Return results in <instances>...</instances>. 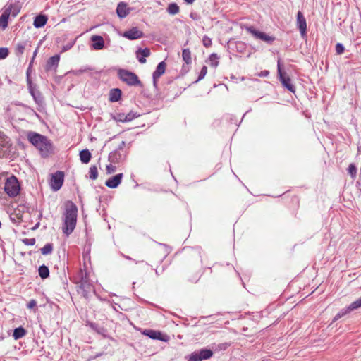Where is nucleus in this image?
Returning <instances> with one entry per match:
<instances>
[{"mask_svg":"<svg viewBox=\"0 0 361 361\" xmlns=\"http://www.w3.org/2000/svg\"><path fill=\"white\" fill-rule=\"evenodd\" d=\"M28 141L35 146L43 157H47L54 152L52 142L47 137L39 133L29 131L27 133Z\"/></svg>","mask_w":361,"mask_h":361,"instance_id":"1","label":"nucleus"},{"mask_svg":"<svg viewBox=\"0 0 361 361\" xmlns=\"http://www.w3.org/2000/svg\"><path fill=\"white\" fill-rule=\"evenodd\" d=\"M78 208L73 202H69L66 205L65 212L64 222L62 226V231L64 234L68 236L75 229L77 222Z\"/></svg>","mask_w":361,"mask_h":361,"instance_id":"2","label":"nucleus"},{"mask_svg":"<svg viewBox=\"0 0 361 361\" xmlns=\"http://www.w3.org/2000/svg\"><path fill=\"white\" fill-rule=\"evenodd\" d=\"M9 217L11 223L16 226H20L23 221V205L18 203H12L8 208Z\"/></svg>","mask_w":361,"mask_h":361,"instance_id":"3","label":"nucleus"},{"mask_svg":"<svg viewBox=\"0 0 361 361\" xmlns=\"http://www.w3.org/2000/svg\"><path fill=\"white\" fill-rule=\"evenodd\" d=\"M20 185L16 177L11 176L8 178L4 185V190L10 197L16 196L20 191Z\"/></svg>","mask_w":361,"mask_h":361,"instance_id":"4","label":"nucleus"},{"mask_svg":"<svg viewBox=\"0 0 361 361\" xmlns=\"http://www.w3.org/2000/svg\"><path fill=\"white\" fill-rule=\"evenodd\" d=\"M118 75L119 78L128 85L135 86L141 84L137 75L129 71L120 69Z\"/></svg>","mask_w":361,"mask_h":361,"instance_id":"5","label":"nucleus"},{"mask_svg":"<svg viewBox=\"0 0 361 361\" xmlns=\"http://www.w3.org/2000/svg\"><path fill=\"white\" fill-rule=\"evenodd\" d=\"M26 75H27V82L29 92L33 97L36 104H41L43 102V97H42L40 92L37 89V85L35 84L32 83L31 81L29 68L27 71Z\"/></svg>","mask_w":361,"mask_h":361,"instance_id":"6","label":"nucleus"},{"mask_svg":"<svg viewBox=\"0 0 361 361\" xmlns=\"http://www.w3.org/2000/svg\"><path fill=\"white\" fill-rule=\"evenodd\" d=\"M212 355L213 351L212 350L202 348L192 353L189 355L188 361H202L209 359Z\"/></svg>","mask_w":361,"mask_h":361,"instance_id":"7","label":"nucleus"},{"mask_svg":"<svg viewBox=\"0 0 361 361\" xmlns=\"http://www.w3.org/2000/svg\"><path fill=\"white\" fill-rule=\"evenodd\" d=\"M246 30L250 33L255 39L264 41L269 44H271L275 40V37L274 36L267 35L263 32L256 30L252 26L247 27Z\"/></svg>","mask_w":361,"mask_h":361,"instance_id":"8","label":"nucleus"},{"mask_svg":"<svg viewBox=\"0 0 361 361\" xmlns=\"http://www.w3.org/2000/svg\"><path fill=\"white\" fill-rule=\"evenodd\" d=\"M64 173L61 171H58L51 176L50 186L54 191L59 190L63 183Z\"/></svg>","mask_w":361,"mask_h":361,"instance_id":"9","label":"nucleus"},{"mask_svg":"<svg viewBox=\"0 0 361 361\" xmlns=\"http://www.w3.org/2000/svg\"><path fill=\"white\" fill-rule=\"evenodd\" d=\"M361 307V298L355 301L351 302L347 307L342 309L335 317L334 321H336L343 317L344 315L350 313V312L357 310Z\"/></svg>","mask_w":361,"mask_h":361,"instance_id":"10","label":"nucleus"},{"mask_svg":"<svg viewBox=\"0 0 361 361\" xmlns=\"http://www.w3.org/2000/svg\"><path fill=\"white\" fill-rule=\"evenodd\" d=\"M10 147L8 137L0 131V157L7 156Z\"/></svg>","mask_w":361,"mask_h":361,"instance_id":"11","label":"nucleus"},{"mask_svg":"<svg viewBox=\"0 0 361 361\" xmlns=\"http://www.w3.org/2000/svg\"><path fill=\"white\" fill-rule=\"evenodd\" d=\"M18 106L16 105H11L8 108V111L10 115L11 116V123L13 127L16 129H20V126L18 124L20 123L22 118H20V113L17 112Z\"/></svg>","mask_w":361,"mask_h":361,"instance_id":"12","label":"nucleus"},{"mask_svg":"<svg viewBox=\"0 0 361 361\" xmlns=\"http://www.w3.org/2000/svg\"><path fill=\"white\" fill-rule=\"evenodd\" d=\"M122 36L130 40H135L142 37L143 32L138 30L137 27H133L128 30L125 31Z\"/></svg>","mask_w":361,"mask_h":361,"instance_id":"13","label":"nucleus"},{"mask_svg":"<svg viewBox=\"0 0 361 361\" xmlns=\"http://www.w3.org/2000/svg\"><path fill=\"white\" fill-rule=\"evenodd\" d=\"M297 26L300 32L301 36H305L307 31V23L306 19L301 11H298L297 13Z\"/></svg>","mask_w":361,"mask_h":361,"instance_id":"14","label":"nucleus"},{"mask_svg":"<svg viewBox=\"0 0 361 361\" xmlns=\"http://www.w3.org/2000/svg\"><path fill=\"white\" fill-rule=\"evenodd\" d=\"M166 67V64L164 61H161L157 65L156 70L153 73V75H152L153 76V83H154V86L157 85V79L159 78L164 73Z\"/></svg>","mask_w":361,"mask_h":361,"instance_id":"15","label":"nucleus"},{"mask_svg":"<svg viewBox=\"0 0 361 361\" xmlns=\"http://www.w3.org/2000/svg\"><path fill=\"white\" fill-rule=\"evenodd\" d=\"M123 173H118L108 179L105 185L109 188H116L121 182Z\"/></svg>","mask_w":361,"mask_h":361,"instance_id":"16","label":"nucleus"},{"mask_svg":"<svg viewBox=\"0 0 361 361\" xmlns=\"http://www.w3.org/2000/svg\"><path fill=\"white\" fill-rule=\"evenodd\" d=\"M151 54L150 49L148 48L138 49L136 51V58L140 63H146V57L149 56Z\"/></svg>","mask_w":361,"mask_h":361,"instance_id":"17","label":"nucleus"},{"mask_svg":"<svg viewBox=\"0 0 361 361\" xmlns=\"http://www.w3.org/2000/svg\"><path fill=\"white\" fill-rule=\"evenodd\" d=\"M92 47L95 50H101L104 47V41L102 36L93 35L91 37Z\"/></svg>","mask_w":361,"mask_h":361,"instance_id":"18","label":"nucleus"},{"mask_svg":"<svg viewBox=\"0 0 361 361\" xmlns=\"http://www.w3.org/2000/svg\"><path fill=\"white\" fill-rule=\"evenodd\" d=\"M142 334L145 336H148L149 338L152 339H157L160 341H166L164 338L161 336V333L158 331L152 330V329H145Z\"/></svg>","mask_w":361,"mask_h":361,"instance_id":"19","label":"nucleus"},{"mask_svg":"<svg viewBox=\"0 0 361 361\" xmlns=\"http://www.w3.org/2000/svg\"><path fill=\"white\" fill-rule=\"evenodd\" d=\"M8 20H11V13L9 11L4 9L0 16V27L5 30L8 27Z\"/></svg>","mask_w":361,"mask_h":361,"instance_id":"20","label":"nucleus"},{"mask_svg":"<svg viewBox=\"0 0 361 361\" xmlns=\"http://www.w3.org/2000/svg\"><path fill=\"white\" fill-rule=\"evenodd\" d=\"M279 80L282 85L287 88L290 92H295V86L291 83V80L288 76H286L285 74L279 77Z\"/></svg>","mask_w":361,"mask_h":361,"instance_id":"21","label":"nucleus"},{"mask_svg":"<svg viewBox=\"0 0 361 361\" xmlns=\"http://www.w3.org/2000/svg\"><path fill=\"white\" fill-rule=\"evenodd\" d=\"M60 56L59 55H54L49 59L47 62L46 69L47 71L51 70L53 68H56L59 63Z\"/></svg>","mask_w":361,"mask_h":361,"instance_id":"22","label":"nucleus"},{"mask_svg":"<svg viewBox=\"0 0 361 361\" xmlns=\"http://www.w3.org/2000/svg\"><path fill=\"white\" fill-rule=\"evenodd\" d=\"M116 13L120 18H123L129 13V9L125 3L120 2L117 6Z\"/></svg>","mask_w":361,"mask_h":361,"instance_id":"23","label":"nucleus"},{"mask_svg":"<svg viewBox=\"0 0 361 361\" xmlns=\"http://www.w3.org/2000/svg\"><path fill=\"white\" fill-rule=\"evenodd\" d=\"M47 22V17L45 15H39L35 18L33 25L35 27H43Z\"/></svg>","mask_w":361,"mask_h":361,"instance_id":"24","label":"nucleus"},{"mask_svg":"<svg viewBox=\"0 0 361 361\" xmlns=\"http://www.w3.org/2000/svg\"><path fill=\"white\" fill-rule=\"evenodd\" d=\"M79 156L81 162L83 164H88L92 158L90 152L87 149L81 150L79 153Z\"/></svg>","mask_w":361,"mask_h":361,"instance_id":"25","label":"nucleus"},{"mask_svg":"<svg viewBox=\"0 0 361 361\" xmlns=\"http://www.w3.org/2000/svg\"><path fill=\"white\" fill-rule=\"evenodd\" d=\"M121 94L120 89H112L109 94V101L112 102H118L121 99Z\"/></svg>","mask_w":361,"mask_h":361,"instance_id":"26","label":"nucleus"},{"mask_svg":"<svg viewBox=\"0 0 361 361\" xmlns=\"http://www.w3.org/2000/svg\"><path fill=\"white\" fill-rule=\"evenodd\" d=\"M6 11H9L11 13V19L16 17L20 11V6L17 4H10L8 7L4 8Z\"/></svg>","mask_w":361,"mask_h":361,"instance_id":"27","label":"nucleus"},{"mask_svg":"<svg viewBox=\"0 0 361 361\" xmlns=\"http://www.w3.org/2000/svg\"><path fill=\"white\" fill-rule=\"evenodd\" d=\"M80 288L83 290L85 297L87 296V293L92 290V285L87 281L82 280L80 284Z\"/></svg>","mask_w":361,"mask_h":361,"instance_id":"28","label":"nucleus"},{"mask_svg":"<svg viewBox=\"0 0 361 361\" xmlns=\"http://www.w3.org/2000/svg\"><path fill=\"white\" fill-rule=\"evenodd\" d=\"M38 272L39 276L43 279H47L49 276V268L45 265L40 266L38 269Z\"/></svg>","mask_w":361,"mask_h":361,"instance_id":"29","label":"nucleus"},{"mask_svg":"<svg viewBox=\"0 0 361 361\" xmlns=\"http://www.w3.org/2000/svg\"><path fill=\"white\" fill-rule=\"evenodd\" d=\"M180 8L177 4L171 3L167 8V12L171 15H176L179 13Z\"/></svg>","mask_w":361,"mask_h":361,"instance_id":"30","label":"nucleus"},{"mask_svg":"<svg viewBox=\"0 0 361 361\" xmlns=\"http://www.w3.org/2000/svg\"><path fill=\"white\" fill-rule=\"evenodd\" d=\"M182 57L183 61L187 63L190 64L192 63L191 53L189 49H184L182 52Z\"/></svg>","mask_w":361,"mask_h":361,"instance_id":"31","label":"nucleus"},{"mask_svg":"<svg viewBox=\"0 0 361 361\" xmlns=\"http://www.w3.org/2000/svg\"><path fill=\"white\" fill-rule=\"evenodd\" d=\"M52 250H53V245L51 243H47L42 248H41V252L44 255L51 254Z\"/></svg>","mask_w":361,"mask_h":361,"instance_id":"32","label":"nucleus"},{"mask_svg":"<svg viewBox=\"0 0 361 361\" xmlns=\"http://www.w3.org/2000/svg\"><path fill=\"white\" fill-rule=\"evenodd\" d=\"M90 178L92 180H95L98 177V171L96 166H92L90 168Z\"/></svg>","mask_w":361,"mask_h":361,"instance_id":"33","label":"nucleus"},{"mask_svg":"<svg viewBox=\"0 0 361 361\" xmlns=\"http://www.w3.org/2000/svg\"><path fill=\"white\" fill-rule=\"evenodd\" d=\"M219 57L216 54H212L209 56L210 65L216 68L219 64Z\"/></svg>","mask_w":361,"mask_h":361,"instance_id":"34","label":"nucleus"},{"mask_svg":"<svg viewBox=\"0 0 361 361\" xmlns=\"http://www.w3.org/2000/svg\"><path fill=\"white\" fill-rule=\"evenodd\" d=\"M13 336L16 340L23 337V326H20L19 327L15 329L13 331Z\"/></svg>","mask_w":361,"mask_h":361,"instance_id":"35","label":"nucleus"},{"mask_svg":"<svg viewBox=\"0 0 361 361\" xmlns=\"http://www.w3.org/2000/svg\"><path fill=\"white\" fill-rule=\"evenodd\" d=\"M348 173L352 178H355L357 173V168L354 164H350L348 168Z\"/></svg>","mask_w":361,"mask_h":361,"instance_id":"36","label":"nucleus"},{"mask_svg":"<svg viewBox=\"0 0 361 361\" xmlns=\"http://www.w3.org/2000/svg\"><path fill=\"white\" fill-rule=\"evenodd\" d=\"M139 115H137L136 114L133 112H130L128 114H126L123 119H121L123 121H130L135 118L137 117Z\"/></svg>","mask_w":361,"mask_h":361,"instance_id":"37","label":"nucleus"},{"mask_svg":"<svg viewBox=\"0 0 361 361\" xmlns=\"http://www.w3.org/2000/svg\"><path fill=\"white\" fill-rule=\"evenodd\" d=\"M9 54V51L8 48L6 47H0V59H6Z\"/></svg>","mask_w":361,"mask_h":361,"instance_id":"38","label":"nucleus"},{"mask_svg":"<svg viewBox=\"0 0 361 361\" xmlns=\"http://www.w3.org/2000/svg\"><path fill=\"white\" fill-rule=\"evenodd\" d=\"M207 73V66H204L202 68V69H201V71H200V74H199L198 78H197V80L195 81V82H198V81L201 80L202 79H203V78L205 77V75H206Z\"/></svg>","mask_w":361,"mask_h":361,"instance_id":"39","label":"nucleus"},{"mask_svg":"<svg viewBox=\"0 0 361 361\" xmlns=\"http://www.w3.org/2000/svg\"><path fill=\"white\" fill-rule=\"evenodd\" d=\"M203 45L206 47H209L212 44V39L207 36H204L202 38Z\"/></svg>","mask_w":361,"mask_h":361,"instance_id":"40","label":"nucleus"},{"mask_svg":"<svg viewBox=\"0 0 361 361\" xmlns=\"http://www.w3.org/2000/svg\"><path fill=\"white\" fill-rule=\"evenodd\" d=\"M16 54L18 56H20L21 54H23V44L19 42L18 43L16 49H15Z\"/></svg>","mask_w":361,"mask_h":361,"instance_id":"41","label":"nucleus"},{"mask_svg":"<svg viewBox=\"0 0 361 361\" xmlns=\"http://www.w3.org/2000/svg\"><path fill=\"white\" fill-rule=\"evenodd\" d=\"M345 50L344 46L341 43L336 44V51L338 54H342Z\"/></svg>","mask_w":361,"mask_h":361,"instance_id":"42","label":"nucleus"},{"mask_svg":"<svg viewBox=\"0 0 361 361\" xmlns=\"http://www.w3.org/2000/svg\"><path fill=\"white\" fill-rule=\"evenodd\" d=\"M107 174H111L116 171V167L112 164H109L106 167Z\"/></svg>","mask_w":361,"mask_h":361,"instance_id":"43","label":"nucleus"},{"mask_svg":"<svg viewBox=\"0 0 361 361\" xmlns=\"http://www.w3.org/2000/svg\"><path fill=\"white\" fill-rule=\"evenodd\" d=\"M277 71L279 77L284 75L286 73L282 71L281 59H279L277 61Z\"/></svg>","mask_w":361,"mask_h":361,"instance_id":"44","label":"nucleus"},{"mask_svg":"<svg viewBox=\"0 0 361 361\" xmlns=\"http://www.w3.org/2000/svg\"><path fill=\"white\" fill-rule=\"evenodd\" d=\"M37 307V302L35 300H31L27 304V307L29 309H34Z\"/></svg>","mask_w":361,"mask_h":361,"instance_id":"45","label":"nucleus"},{"mask_svg":"<svg viewBox=\"0 0 361 361\" xmlns=\"http://www.w3.org/2000/svg\"><path fill=\"white\" fill-rule=\"evenodd\" d=\"M35 243V238H30V239H24V244L28 245H33Z\"/></svg>","mask_w":361,"mask_h":361,"instance_id":"46","label":"nucleus"},{"mask_svg":"<svg viewBox=\"0 0 361 361\" xmlns=\"http://www.w3.org/2000/svg\"><path fill=\"white\" fill-rule=\"evenodd\" d=\"M269 72L268 71L265 70V71H261V72L258 74V75H259V76H260V77H267V76H268V75H269Z\"/></svg>","mask_w":361,"mask_h":361,"instance_id":"47","label":"nucleus"},{"mask_svg":"<svg viewBox=\"0 0 361 361\" xmlns=\"http://www.w3.org/2000/svg\"><path fill=\"white\" fill-rule=\"evenodd\" d=\"M90 326L99 333H101V330H103L102 328H98V326L96 324H91Z\"/></svg>","mask_w":361,"mask_h":361,"instance_id":"48","label":"nucleus"},{"mask_svg":"<svg viewBox=\"0 0 361 361\" xmlns=\"http://www.w3.org/2000/svg\"><path fill=\"white\" fill-rule=\"evenodd\" d=\"M187 4H192L195 0H184Z\"/></svg>","mask_w":361,"mask_h":361,"instance_id":"49","label":"nucleus"},{"mask_svg":"<svg viewBox=\"0 0 361 361\" xmlns=\"http://www.w3.org/2000/svg\"><path fill=\"white\" fill-rule=\"evenodd\" d=\"M123 257H125L127 259L131 260L132 259L129 256H126L125 255H122Z\"/></svg>","mask_w":361,"mask_h":361,"instance_id":"50","label":"nucleus"},{"mask_svg":"<svg viewBox=\"0 0 361 361\" xmlns=\"http://www.w3.org/2000/svg\"><path fill=\"white\" fill-rule=\"evenodd\" d=\"M155 272H156V274H157V275H159V271H158L157 270H156V271H155Z\"/></svg>","mask_w":361,"mask_h":361,"instance_id":"51","label":"nucleus"},{"mask_svg":"<svg viewBox=\"0 0 361 361\" xmlns=\"http://www.w3.org/2000/svg\"><path fill=\"white\" fill-rule=\"evenodd\" d=\"M23 334H24V336L26 334V331L25 329H24Z\"/></svg>","mask_w":361,"mask_h":361,"instance_id":"52","label":"nucleus"}]
</instances>
